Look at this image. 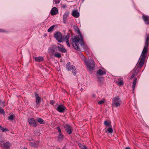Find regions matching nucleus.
I'll return each mask as SVG.
<instances>
[{"label": "nucleus", "instance_id": "nucleus-1", "mask_svg": "<svg viewBox=\"0 0 149 149\" xmlns=\"http://www.w3.org/2000/svg\"><path fill=\"white\" fill-rule=\"evenodd\" d=\"M145 38V45L139 58L138 63L136 64L133 69V71L134 73L131 76L132 79L138 74L140 71V69L143 65L146 57V54L148 51V48L149 44V33H146Z\"/></svg>", "mask_w": 149, "mask_h": 149}, {"label": "nucleus", "instance_id": "nucleus-2", "mask_svg": "<svg viewBox=\"0 0 149 149\" xmlns=\"http://www.w3.org/2000/svg\"><path fill=\"white\" fill-rule=\"evenodd\" d=\"M74 28L75 32L78 35L74 36V38H71V42L75 49L77 51H80V49L79 45L80 44L81 46H82L85 45V43L83 37L79 29L76 26Z\"/></svg>", "mask_w": 149, "mask_h": 149}, {"label": "nucleus", "instance_id": "nucleus-3", "mask_svg": "<svg viewBox=\"0 0 149 149\" xmlns=\"http://www.w3.org/2000/svg\"><path fill=\"white\" fill-rule=\"evenodd\" d=\"M81 55L86 65L88 68L89 70H93L95 67L94 61L93 60H87L82 54Z\"/></svg>", "mask_w": 149, "mask_h": 149}, {"label": "nucleus", "instance_id": "nucleus-4", "mask_svg": "<svg viewBox=\"0 0 149 149\" xmlns=\"http://www.w3.org/2000/svg\"><path fill=\"white\" fill-rule=\"evenodd\" d=\"M121 103L122 101L118 97H114L112 100V104L113 106L118 107L120 106Z\"/></svg>", "mask_w": 149, "mask_h": 149}, {"label": "nucleus", "instance_id": "nucleus-5", "mask_svg": "<svg viewBox=\"0 0 149 149\" xmlns=\"http://www.w3.org/2000/svg\"><path fill=\"white\" fill-rule=\"evenodd\" d=\"M28 120L29 123L31 126L36 127L38 123L34 118H28Z\"/></svg>", "mask_w": 149, "mask_h": 149}, {"label": "nucleus", "instance_id": "nucleus-6", "mask_svg": "<svg viewBox=\"0 0 149 149\" xmlns=\"http://www.w3.org/2000/svg\"><path fill=\"white\" fill-rule=\"evenodd\" d=\"M54 37L59 42H61L62 41V34L60 32H58L56 33L54 35Z\"/></svg>", "mask_w": 149, "mask_h": 149}, {"label": "nucleus", "instance_id": "nucleus-7", "mask_svg": "<svg viewBox=\"0 0 149 149\" xmlns=\"http://www.w3.org/2000/svg\"><path fill=\"white\" fill-rule=\"evenodd\" d=\"M56 110L60 113H64L65 110H66V108L64 105L60 104L58 106Z\"/></svg>", "mask_w": 149, "mask_h": 149}, {"label": "nucleus", "instance_id": "nucleus-8", "mask_svg": "<svg viewBox=\"0 0 149 149\" xmlns=\"http://www.w3.org/2000/svg\"><path fill=\"white\" fill-rule=\"evenodd\" d=\"M64 127L68 134H70L72 133V129L70 126L66 124L64 126Z\"/></svg>", "mask_w": 149, "mask_h": 149}, {"label": "nucleus", "instance_id": "nucleus-9", "mask_svg": "<svg viewBox=\"0 0 149 149\" xmlns=\"http://www.w3.org/2000/svg\"><path fill=\"white\" fill-rule=\"evenodd\" d=\"M35 97L36 104V105L39 106L41 102V98L36 93H35Z\"/></svg>", "mask_w": 149, "mask_h": 149}, {"label": "nucleus", "instance_id": "nucleus-10", "mask_svg": "<svg viewBox=\"0 0 149 149\" xmlns=\"http://www.w3.org/2000/svg\"><path fill=\"white\" fill-rule=\"evenodd\" d=\"M142 19L146 24L149 25V16L144 15H142Z\"/></svg>", "mask_w": 149, "mask_h": 149}, {"label": "nucleus", "instance_id": "nucleus-11", "mask_svg": "<svg viewBox=\"0 0 149 149\" xmlns=\"http://www.w3.org/2000/svg\"><path fill=\"white\" fill-rule=\"evenodd\" d=\"M66 67V69L68 71H71L72 69L75 68V67L74 65H71V63L70 62L67 63Z\"/></svg>", "mask_w": 149, "mask_h": 149}, {"label": "nucleus", "instance_id": "nucleus-12", "mask_svg": "<svg viewBox=\"0 0 149 149\" xmlns=\"http://www.w3.org/2000/svg\"><path fill=\"white\" fill-rule=\"evenodd\" d=\"M58 13V10L56 7H54L51 10L50 14L51 15H56Z\"/></svg>", "mask_w": 149, "mask_h": 149}, {"label": "nucleus", "instance_id": "nucleus-13", "mask_svg": "<svg viewBox=\"0 0 149 149\" xmlns=\"http://www.w3.org/2000/svg\"><path fill=\"white\" fill-rule=\"evenodd\" d=\"M60 46H58L57 48L58 51L62 53H66L67 52L66 50L63 47V45L60 44H58Z\"/></svg>", "mask_w": 149, "mask_h": 149}, {"label": "nucleus", "instance_id": "nucleus-14", "mask_svg": "<svg viewBox=\"0 0 149 149\" xmlns=\"http://www.w3.org/2000/svg\"><path fill=\"white\" fill-rule=\"evenodd\" d=\"M106 74L105 70L103 71L101 69H99L97 71V76H98L103 75Z\"/></svg>", "mask_w": 149, "mask_h": 149}, {"label": "nucleus", "instance_id": "nucleus-15", "mask_svg": "<svg viewBox=\"0 0 149 149\" xmlns=\"http://www.w3.org/2000/svg\"><path fill=\"white\" fill-rule=\"evenodd\" d=\"M69 13L68 12H66L63 15V20L64 24H66V23L67 19L68 17Z\"/></svg>", "mask_w": 149, "mask_h": 149}, {"label": "nucleus", "instance_id": "nucleus-16", "mask_svg": "<svg viewBox=\"0 0 149 149\" xmlns=\"http://www.w3.org/2000/svg\"><path fill=\"white\" fill-rule=\"evenodd\" d=\"M72 15L74 17L77 18L79 16V13L77 10H74L72 11Z\"/></svg>", "mask_w": 149, "mask_h": 149}, {"label": "nucleus", "instance_id": "nucleus-17", "mask_svg": "<svg viewBox=\"0 0 149 149\" xmlns=\"http://www.w3.org/2000/svg\"><path fill=\"white\" fill-rule=\"evenodd\" d=\"M56 48V47L55 45H53L52 47H49L48 49L49 52L53 54H54L55 52V49Z\"/></svg>", "mask_w": 149, "mask_h": 149}, {"label": "nucleus", "instance_id": "nucleus-18", "mask_svg": "<svg viewBox=\"0 0 149 149\" xmlns=\"http://www.w3.org/2000/svg\"><path fill=\"white\" fill-rule=\"evenodd\" d=\"M10 146V143L9 142H7L3 144V148L5 149H9Z\"/></svg>", "mask_w": 149, "mask_h": 149}, {"label": "nucleus", "instance_id": "nucleus-19", "mask_svg": "<svg viewBox=\"0 0 149 149\" xmlns=\"http://www.w3.org/2000/svg\"><path fill=\"white\" fill-rule=\"evenodd\" d=\"M34 59L35 61L37 62L42 61L44 60V58L42 56L35 57Z\"/></svg>", "mask_w": 149, "mask_h": 149}, {"label": "nucleus", "instance_id": "nucleus-20", "mask_svg": "<svg viewBox=\"0 0 149 149\" xmlns=\"http://www.w3.org/2000/svg\"><path fill=\"white\" fill-rule=\"evenodd\" d=\"M38 141L36 142H34L33 143L31 142L29 143V145L30 146L34 147L36 148L38 147Z\"/></svg>", "mask_w": 149, "mask_h": 149}, {"label": "nucleus", "instance_id": "nucleus-21", "mask_svg": "<svg viewBox=\"0 0 149 149\" xmlns=\"http://www.w3.org/2000/svg\"><path fill=\"white\" fill-rule=\"evenodd\" d=\"M64 136L63 134H59V135L57 137L58 141L59 142H61L63 139Z\"/></svg>", "mask_w": 149, "mask_h": 149}, {"label": "nucleus", "instance_id": "nucleus-22", "mask_svg": "<svg viewBox=\"0 0 149 149\" xmlns=\"http://www.w3.org/2000/svg\"><path fill=\"white\" fill-rule=\"evenodd\" d=\"M137 78H135L133 83L132 88L133 91H134L136 86V82L137 81Z\"/></svg>", "mask_w": 149, "mask_h": 149}, {"label": "nucleus", "instance_id": "nucleus-23", "mask_svg": "<svg viewBox=\"0 0 149 149\" xmlns=\"http://www.w3.org/2000/svg\"><path fill=\"white\" fill-rule=\"evenodd\" d=\"M55 26V25H53L50 27L48 29L47 31L49 32H52L53 30L54 29Z\"/></svg>", "mask_w": 149, "mask_h": 149}, {"label": "nucleus", "instance_id": "nucleus-24", "mask_svg": "<svg viewBox=\"0 0 149 149\" xmlns=\"http://www.w3.org/2000/svg\"><path fill=\"white\" fill-rule=\"evenodd\" d=\"M78 146H79V147L81 149H88L86 146L83 145L81 143H79Z\"/></svg>", "mask_w": 149, "mask_h": 149}, {"label": "nucleus", "instance_id": "nucleus-25", "mask_svg": "<svg viewBox=\"0 0 149 149\" xmlns=\"http://www.w3.org/2000/svg\"><path fill=\"white\" fill-rule=\"evenodd\" d=\"M104 124L106 127H108L109 126L110 127L111 126V123H109V122L107 120H105L104 122Z\"/></svg>", "mask_w": 149, "mask_h": 149}, {"label": "nucleus", "instance_id": "nucleus-26", "mask_svg": "<svg viewBox=\"0 0 149 149\" xmlns=\"http://www.w3.org/2000/svg\"><path fill=\"white\" fill-rule=\"evenodd\" d=\"M0 129L3 132H5L6 131H8V129L6 128H4L3 127H2L0 125Z\"/></svg>", "mask_w": 149, "mask_h": 149}, {"label": "nucleus", "instance_id": "nucleus-27", "mask_svg": "<svg viewBox=\"0 0 149 149\" xmlns=\"http://www.w3.org/2000/svg\"><path fill=\"white\" fill-rule=\"evenodd\" d=\"M38 121L40 124L44 123V120L41 118H38Z\"/></svg>", "mask_w": 149, "mask_h": 149}, {"label": "nucleus", "instance_id": "nucleus-28", "mask_svg": "<svg viewBox=\"0 0 149 149\" xmlns=\"http://www.w3.org/2000/svg\"><path fill=\"white\" fill-rule=\"evenodd\" d=\"M98 79V81L100 83H102L103 81V78L102 77H99L98 76H97Z\"/></svg>", "mask_w": 149, "mask_h": 149}, {"label": "nucleus", "instance_id": "nucleus-29", "mask_svg": "<svg viewBox=\"0 0 149 149\" xmlns=\"http://www.w3.org/2000/svg\"><path fill=\"white\" fill-rule=\"evenodd\" d=\"M54 56L58 58H60L61 57V54L59 53H57L55 54H54Z\"/></svg>", "mask_w": 149, "mask_h": 149}, {"label": "nucleus", "instance_id": "nucleus-30", "mask_svg": "<svg viewBox=\"0 0 149 149\" xmlns=\"http://www.w3.org/2000/svg\"><path fill=\"white\" fill-rule=\"evenodd\" d=\"M108 132L110 133H111L113 132V130L111 126L110 127L107 128Z\"/></svg>", "mask_w": 149, "mask_h": 149}, {"label": "nucleus", "instance_id": "nucleus-31", "mask_svg": "<svg viewBox=\"0 0 149 149\" xmlns=\"http://www.w3.org/2000/svg\"><path fill=\"white\" fill-rule=\"evenodd\" d=\"M118 84L119 86H121L123 85L124 84V82L123 80H120L119 79H118Z\"/></svg>", "mask_w": 149, "mask_h": 149}, {"label": "nucleus", "instance_id": "nucleus-32", "mask_svg": "<svg viewBox=\"0 0 149 149\" xmlns=\"http://www.w3.org/2000/svg\"><path fill=\"white\" fill-rule=\"evenodd\" d=\"M14 116L13 115H10L8 117V119L10 120H12L14 119Z\"/></svg>", "mask_w": 149, "mask_h": 149}, {"label": "nucleus", "instance_id": "nucleus-33", "mask_svg": "<svg viewBox=\"0 0 149 149\" xmlns=\"http://www.w3.org/2000/svg\"><path fill=\"white\" fill-rule=\"evenodd\" d=\"M70 37V34L69 33H68L65 36V41H69V39Z\"/></svg>", "mask_w": 149, "mask_h": 149}, {"label": "nucleus", "instance_id": "nucleus-34", "mask_svg": "<svg viewBox=\"0 0 149 149\" xmlns=\"http://www.w3.org/2000/svg\"><path fill=\"white\" fill-rule=\"evenodd\" d=\"M72 70V72L73 75H75L76 74V70L75 68V67L74 69H73Z\"/></svg>", "mask_w": 149, "mask_h": 149}, {"label": "nucleus", "instance_id": "nucleus-35", "mask_svg": "<svg viewBox=\"0 0 149 149\" xmlns=\"http://www.w3.org/2000/svg\"><path fill=\"white\" fill-rule=\"evenodd\" d=\"M56 129L58 130V132L59 134H62L60 128L59 127H57Z\"/></svg>", "mask_w": 149, "mask_h": 149}, {"label": "nucleus", "instance_id": "nucleus-36", "mask_svg": "<svg viewBox=\"0 0 149 149\" xmlns=\"http://www.w3.org/2000/svg\"><path fill=\"white\" fill-rule=\"evenodd\" d=\"M53 0L54 1L55 4H57V3H59L60 2V1H61V0Z\"/></svg>", "mask_w": 149, "mask_h": 149}, {"label": "nucleus", "instance_id": "nucleus-37", "mask_svg": "<svg viewBox=\"0 0 149 149\" xmlns=\"http://www.w3.org/2000/svg\"><path fill=\"white\" fill-rule=\"evenodd\" d=\"M104 102V101L102 100H100V101H99L98 102V103L99 104H102Z\"/></svg>", "mask_w": 149, "mask_h": 149}, {"label": "nucleus", "instance_id": "nucleus-38", "mask_svg": "<svg viewBox=\"0 0 149 149\" xmlns=\"http://www.w3.org/2000/svg\"><path fill=\"white\" fill-rule=\"evenodd\" d=\"M66 43L67 44V45L69 47H70V45L69 43V41H66Z\"/></svg>", "mask_w": 149, "mask_h": 149}, {"label": "nucleus", "instance_id": "nucleus-39", "mask_svg": "<svg viewBox=\"0 0 149 149\" xmlns=\"http://www.w3.org/2000/svg\"><path fill=\"white\" fill-rule=\"evenodd\" d=\"M50 103L53 105L54 104V102L53 100H51L50 101Z\"/></svg>", "mask_w": 149, "mask_h": 149}, {"label": "nucleus", "instance_id": "nucleus-40", "mask_svg": "<svg viewBox=\"0 0 149 149\" xmlns=\"http://www.w3.org/2000/svg\"><path fill=\"white\" fill-rule=\"evenodd\" d=\"M62 8H65L66 7V5H64L63 6H62Z\"/></svg>", "mask_w": 149, "mask_h": 149}, {"label": "nucleus", "instance_id": "nucleus-41", "mask_svg": "<svg viewBox=\"0 0 149 149\" xmlns=\"http://www.w3.org/2000/svg\"><path fill=\"white\" fill-rule=\"evenodd\" d=\"M125 149H130V148L129 147H127Z\"/></svg>", "mask_w": 149, "mask_h": 149}, {"label": "nucleus", "instance_id": "nucleus-42", "mask_svg": "<svg viewBox=\"0 0 149 149\" xmlns=\"http://www.w3.org/2000/svg\"><path fill=\"white\" fill-rule=\"evenodd\" d=\"M4 31L1 29H0V32H3Z\"/></svg>", "mask_w": 149, "mask_h": 149}, {"label": "nucleus", "instance_id": "nucleus-43", "mask_svg": "<svg viewBox=\"0 0 149 149\" xmlns=\"http://www.w3.org/2000/svg\"><path fill=\"white\" fill-rule=\"evenodd\" d=\"M93 97H95V96L93 94Z\"/></svg>", "mask_w": 149, "mask_h": 149}, {"label": "nucleus", "instance_id": "nucleus-44", "mask_svg": "<svg viewBox=\"0 0 149 149\" xmlns=\"http://www.w3.org/2000/svg\"><path fill=\"white\" fill-rule=\"evenodd\" d=\"M24 149H27L26 148H24Z\"/></svg>", "mask_w": 149, "mask_h": 149}, {"label": "nucleus", "instance_id": "nucleus-45", "mask_svg": "<svg viewBox=\"0 0 149 149\" xmlns=\"http://www.w3.org/2000/svg\"><path fill=\"white\" fill-rule=\"evenodd\" d=\"M84 0H82V2H83Z\"/></svg>", "mask_w": 149, "mask_h": 149}]
</instances>
